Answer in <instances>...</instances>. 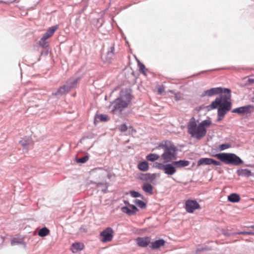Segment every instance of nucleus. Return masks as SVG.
I'll list each match as a JSON object with an SVG mask.
<instances>
[{"label":"nucleus","mask_w":254,"mask_h":254,"mask_svg":"<svg viewBox=\"0 0 254 254\" xmlns=\"http://www.w3.org/2000/svg\"><path fill=\"white\" fill-rule=\"evenodd\" d=\"M220 94L216 98L210 105L206 106L208 111L218 108V120L220 121L224 117L225 115L230 110L232 104L229 100L231 98V90L228 88L222 87L212 88L204 91L201 94L202 97H211L214 95Z\"/></svg>","instance_id":"nucleus-1"},{"label":"nucleus","mask_w":254,"mask_h":254,"mask_svg":"<svg viewBox=\"0 0 254 254\" xmlns=\"http://www.w3.org/2000/svg\"><path fill=\"white\" fill-rule=\"evenodd\" d=\"M162 150L163 151L161 157L165 163L171 162L176 159V147L171 141L168 140L163 141L153 149V150Z\"/></svg>","instance_id":"nucleus-2"},{"label":"nucleus","mask_w":254,"mask_h":254,"mask_svg":"<svg viewBox=\"0 0 254 254\" xmlns=\"http://www.w3.org/2000/svg\"><path fill=\"white\" fill-rule=\"evenodd\" d=\"M130 101V94L127 91L122 90L121 92L120 97L116 99L112 104V109L111 112L114 114L117 112L121 113L127 107Z\"/></svg>","instance_id":"nucleus-3"},{"label":"nucleus","mask_w":254,"mask_h":254,"mask_svg":"<svg viewBox=\"0 0 254 254\" xmlns=\"http://www.w3.org/2000/svg\"><path fill=\"white\" fill-rule=\"evenodd\" d=\"M188 132L191 137L197 140H200L206 134V129H202L201 127L194 121L191 119L188 125Z\"/></svg>","instance_id":"nucleus-4"},{"label":"nucleus","mask_w":254,"mask_h":254,"mask_svg":"<svg viewBox=\"0 0 254 254\" xmlns=\"http://www.w3.org/2000/svg\"><path fill=\"white\" fill-rule=\"evenodd\" d=\"M215 156L222 162L227 165L238 166L243 163V160L234 153H221L216 154Z\"/></svg>","instance_id":"nucleus-5"},{"label":"nucleus","mask_w":254,"mask_h":254,"mask_svg":"<svg viewBox=\"0 0 254 254\" xmlns=\"http://www.w3.org/2000/svg\"><path fill=\"white\" fill-rule=\"evenodd\" d=\"M79 78H72L70 79L67 82L66 84L60 87L58 91L53 93L55 95H62L64 94L69 92L70 89L73 88L77 82L79 81Z\"/></svg>","instance_id":"nucleus-6"},{"label":"nucleus","mask_w":254,"mask_h":254,"mask_svg":"<svg viewBox=\"0 0 254 254\" xmlns=\"http://www.w3.org/2000/svg\"><path fill=\"white\" fill-rule=\"evenodd\" d=\"M114 230L111 227H107L100 233V240L103 243L111 242L113 238Z\"/></svg>","instance_id":"nucleus-7"},{"label":"nucleus","mask_w":254,"mask_h":254,"mask_svg":"<svg viewBox=\"0 0 254 254\" xmlns=\"http://www.w3.org/2000/svg\"><path fill=\"white\" fill-rule=\"evenodd\" d=\"M213 165L214 166H220L221 163L219 161H216L211 158H202L200 159L197 163V165L198 166L201 165Z\"/></svg>","instance_id":"nucleus-8"},{"label":"nucleus","mask_w":254,"mask_h":254,"mask_svg":"<svg viewBox=\"0 0 254 254\" xmlns=\"http://www.w3.org/2000/svg\"><path fill=\"white\" fill-rule=\"evenodd\" d=\"M200 207L199 204L194 200H188L186 202L185 208L189 213H192L195 209Z\"/></svg>","instance_id":"nucleus-9"},{"label":"nucleus","mask_w":254,"mask_h":254,"mask_svg":"<svg viewBox=\"0 0 254 254\" xmlns=\"http://www.w3.org/2000/svg\"><path fill=\"white\" fill-rule=\"evenodd\" d=\"M125 204H127L128 206H123L121 208V210L123 212L127 214L128 215H132L136 213L138 211L137 207L133 205L129 204L127 201H125Z\"/></svg>","instance_id":"nucleus-10"},{"label":"nucleus","mask_w":254,"mask_h":254,"mask_svg":"<svg viewBox=\"0 0 254 254\" xmlns=\"http://www.w3.org/2000/svg\"><path fill=\"white\" fill-rule=\"evenodd\" d=\"M253 107L252 105H249L245 106L240 107L232 110V112L242 114L244 113H249L252 112Z\"/></svg>","instance_id":"nucleus-11"},{"label":"nucleus","mask_w":254,"mask_h":254,"mask_svg":"<svg viewBox=\"0 0 254 254\" xmlns=\"http://www.w3.org/2000/svg\"><path fill=\"white\" fill-rule=\"evenodd\" d=\"M151 238L149 237H138L136 239L137 245L142 248L146 247L150 243Z\"/></svg>","instance_id":"nucleus-12"},{"label":"nucleus","mask_w":254,"mask_h":254,"mask_svg":"<svg viewBox=\"0 0 254 254\" xmlns=\"http://www.w3.org/2000/svg\"><path fill=\"white\" fill-rule=\"evenodd\" d=\"M163 171L168 175H173L175 174L176 172V169L173 164V162L172 163L165 164Z\"/></svg>","instance_id":"nucleus-13"},{"label":"nucleus","mask_w":254,"mask_h":254,"mask_svg":"<svg viewBox=\"0 0 254 254\" xmlns=\"http://www.w3.org/2000/svg\"><path fill=\"white\" fill-rule=\"evenodd\" d=\"M19 143L21 145V146L26 149H27L29 148L30 146H32L33 144V141L29 137H24L22 138L20 141Z\"/></svg>","instance_id":"nucleus-14"},{"label":"nucleus","mask_w":254,"mask_h":254,"mask_svg":"<svg viewBox=\"0 0 254 254\" xmlns=\"http://www.w3.org/2000/svg\"><path fill=\"white\" fill-rule=\"evenodd\" d=\"M115 56V44L112 43L106 55V60L108 62H110L114 57Z\"/></svg>","instance_id":"nucleus-15"},{"label":"nucleus","mask_w":254,"mask_h":254,"mask_svg":"<svg viewBox=\"0 0 254 254\" xmlns=\"http://www.w3.org/2000/svg\"><path fill=\"white\" fill-rule=\"evenodd\" d=\"M58 28V25H55L54 26H52L50 27L46 31V33H45L43 35V38H45L46 39H48L50 37H51L55 33V32L57 30V29Z\"/></svg>","instance_id":"nucleus-16"},{"label":"nucleus","mask_w":254,"mask_h":254,"mask_svg":"<svg viewBox=\"0 0 254 254\" xmlns=\"http://www.w3.org/2000/svg\"><path fill=\"white\" fill-rule=\"evenodd\" d=\"M150 248L152 249L155 250L163 246L165 244V241L163 239H159L154 242H150Z\"/></svg>","instance_id":"nucleus-17"},{"label":"nucleus","mask_w":254,"mask_h":254,"mask_svg":"<svg viewBox=\"0 0 254 254\" xmlns=\"http://www.w3.org/2000/svg\"><path fill=\"white\" fill-rule=\"evenodd\" d=\"M176 169L181 168L189 165L190 162L187 160H180L177 161H173Z\"/></svg>","instance_id":"nucleus-18"},{"label":"nucleus","mask_w":254,"mask_h":254,"mask_svg":"<svg viewBox=\"0 0 254 254\" xmlns=\"http://www.w3.org/2000/svg\"><path fill=\"white\" fill-rule=\"evenodd\" d=\"M84 248V245L81 243H73L71 247V250L73 253H76L79 251L82 250Z\"/></svg>","instance_id":"nucleus-19"},{"label":"nucleus","mask_w":254,"mask_h":254,"mask_svg":"<svg viewBox=\"0 0 254 254\" xmlns=\"http://www.w3.org/2000/svg\"><path fill=\"white\" fill-rule=\"evenodd\" d=\"M237 173L239 176H242L247 177H249L252 175L251 171L247 169H239L237 171Z\"/></svg>","instance_id":"nucleus-20"},{"label":"nucleus","mask_w":254,"mask_h":254,"mask_svg":"<svg viewBox=\"0 0 254 254\" xmlns=\"http://www.w3.org/2000/svg\"><path fill=\"white\" fill-rule=\"evenodd\" d=\"M142 189L144 192L150 194L153 193V187L150 184L144 183L142 186Z\"/></svg>","instance_id":"nucleus-21"},{"label":"nucleus","mask_w":254,"mask_h":254,"mask_svg":"<svg viewBox=\"0 0 254 254\" xmlns=\"http://www.w3.org/2000/svg\"><path fill=\"white\" fill-rule=\"evenodd\" d=\"M138 169L142 171H147L149 169L148 163L144 161L138 163L137 165Z\"/></svg>","instance_id":"nucleus-22"},{"label":"nucleus","mask_w":254,"mask_h":254,"mask_svg":"<svg viewBox=\"0 0 254 254\" xmlns=\"http://www.w3.org/2000/svg\"><path fill=\"white\" fill-rule=\"evenodd\" d=\"M228 199L229 201L232 202H237L240 199L239 195L236 193H232L228 197Z\"/></svg>","instance_id":"nucleus-23"},{"label":"nucleus","mask_w":254,"mask_h":254,"mask_svg":"<svg viewBox=\"0 0 254 254\" xmlns=\"http://www.w3.org/2000/svg\"><path fill=\"white\" fill-rule=\"evenodd\" d=\"M156 177V175L154 174H145L143 175V176L141 178V179L144 181H152L155 179Z\"/></svg>","instance_id":"nucleus-24"},{"label":"nucleus","mask_w":254,"mask_h":254,"mask_svg":"<svg viewBox=\"0 0 254 254\" xmlns=\"http://www.w3.org/2000/svg\"><path fill=\"white\" fill-rule=\"evenodd\" d=\"M50 231L46 227H43L42 229H40L38 232V235L40 237H45L49 234Z\"/></svg>","instance_id":"nucleus-25"},{"label":"nucleus","mask_w":254,"mask_h":254,"mask_svg":"<svg viewBox=\"0 0 254 254\" xmlns=\"http://www.w3.org/2000/svg\"><path fill=\"white\" fill-rule=\"evenodd\" d=\"M160 158V156L156 154L151 153L147 155L146 157V159L148 161H150L151 162L155 161L157 160Z\"/></svg>","instance_id":"nucleus-26"},{"label":"nucleus","mask_w":254,"mask_h":254,"mask_svg":"<svg viewBox=\"0 0 254 254\" xmlns=\"http://www.w3.org/2000/svg\"><path fill=\"white\" fill-rule=\"evenodd\" d=\"M99 120L101 122H106L109 120V117L106 115L101 114L95 117V122Z\"/></svg>","instance_id":"nucleus-27"},{"label":"nucleus","mask_w":254,"mask_h":254,"mask_svg":"<svg viewBox=\"0 0 254 254\" xmlns=\"http://www.w3.org/2000/svg\"><path fill=\"white\" fill-rule=\"evenodd\" d=\"M211 124V122L209 120H204L199 124L202 129H206V127H208Z\"/></svg>","instance_id":"nucleus-28"},{"label":"nucleus","mask_w":254,"mask_h":254,"mask_svg":"<svg viewBox=\"0 0 254 254\" xmlns=\"http://www.w3.org/2000/svg\"><path fill=\"white\" fill-rule=\"evenodd\" d=\"M46 39L43 38L42 37L39 41V45L43 48H46L48 46V43L46 41Z\"/></svg>","instance_id":"nucleus-29"},{"label":"nucleus","mask_w":254,"mask_h":254,"mask_svg":"<svg viewBox=\"0 0 254 254\" xmlns=\"http://www.w3.org/2000/svg\"><path fill=\"white\" fill-rule=\"evenodd\" d=\"M134 202L141 208H144L146 207V205L143 201L139 199H135Z\"/></svg>","instance_id":"nucleus-30"},{"label":"nucleus","mask_w":254,"mask_h":254,"mask_svg":"<svg viewBox=\"0 0 254 254\" xmlns=\"http://www.w3.org/2000/svg\"><path fill=\"white\" fill-rule=\"evenodd\" d=\"M129 194H130L131 196L133 198L142 197V195L139 192L134 190H130L129 191Z\"/></svg>","instance_id":"nucleus-31"},{"label":"nucleus","mask_w":254,"mask_h":254,"mask_svg":"<svg viewBox=\"0 0 254 254\" xmlns=\"http://www.w3.org/2000/svg\"><path fill=\"white\" fill-rule=\"evenodd\" d=\"M89 159L88 155H85L84 157L76 159V162L79 163H84Z\"/></svg>","instance_id":"nucleus-32"},{"label":"nucleus","mask_w":254,"mask_h":254,"mask_svg":"<svg viewBox=\"0 0 254 254\" xmlns=\"http://www.w3.org/2000/svg\"><path fill=\"white\" fill-rule=\"evenodd\" d=\"M234 235H249L254 236V232L251 231H242L238 233H234Z\"/></svg>","instance_id":"nucleus-33"},{"label":"nucleus","mask_w":254,"mask_h":254,"mask_svg":"<svg viewBox=\"0 0 254 254\" xmlns=\"http://www.w3.org/2000/svg\"><path fill=\"white\" fill-rule=\"evenodd\" d=\"M230 147V145L229 144H222L219 146V149L222 151L225 150Z\"/></svg>","instance_id":"nucleus-34"},{"label":"nucleus","mask_w":254,"mask_h":254,"mask_svg":"<svg viewBox=\"0 0 254 254\" xmlns=\"http://www.w3.org/2000/svg\"><path fill=\"white\" fill-rule=\"evenodd\" d=\"M119 129L121 132H125L127 129V127L126 124H122L119 127Z\"/></svg>","instance_id":"nucleus-35"},{"label":"nucleus","mask_w":254,"mask_h":254,"mask_svg":"<svg viewBox=\"0 0 254 254\" xmlns=\"http://www.w3.org/2000/svg\"><path fill=\"white\" fill-rule=\"evenodd\" d=\"M139 69H140V72L141 73H142L143 74L146 75V73L145 72V67L144 65L143 64L139 63Z\"/></svg>","instance_id":"nucleus-36"},{"label":"nucleus","mask_w":254,"mask_h":254,"mask_svg":"<svg viewBox=\"0 0 254 254\" xmlns=\"http://www.w3.org/2000/svg\"><path fill=\"white\" fill-rule=\"evenodd\" d=\"M156 167H157L158 169L163 170H164V166H165V164H163L162 163H155Z\"/></svg>","instance_id":"nucleus-37"},{"label":"nucleus","mask_w":254,"mask_h":254,"mask_svg":"<svg viewBox=\"0 0 254 254\" xmlns=\"http://www.w3.org/2000/svg\"><path fill=\"white\" fill-rule=\"evenodd\" d=\"M181 98V96L180 94H175V99L176 101H178V100H180Z\"/></svg>","instance_id":"nucleus-38"},{"label":"nucleus","mask_w":254,"mask_h":254,"mask_svg":"<svg viewBox=\"0 0 254 254\" xmlns=\"http://www.w3.org/2000/svg\"><path fill=\"white\" fill-rule=\"evenodd\" d=\"M19 242L17 241L15 239H13L11 241V245H15L17 244H18Z\"/></svg>","instance_id":"nucleus-39"},{"label":"nucleus","mask_w":254,"mask_h":254,"mask_svg":"<svg viewBox=\"0 0 254 254\" xmlns=\"http://www.w3.org/2000/svg\"><path fill=\"white\" fill-rule=\"evenodd\" d=\"M248 81L250 83H253L254 82V80L253 79H249Z\"/></svg>","instance_id":"nucleus-40"},{"label":"nucleus","mask_w":254,"mask_h":254,"mask_svg":"<svg viewBox=\"0 0 254 254\" xmlns=\"http://www.w3.org/2000/svg\"><path fill=\"white\" fill-rule=\"evenodd\" d=\"M159 92L160 93L162 92V90H161V88L159 89Z\"/></svg>","instance_id":"nucleus-41"},{"label":"nucleus","mask_w":254,"mask_h":254,"mask_svg":"<svg viewBox=\"0 0 254 254\" xmlns=\"http://www.w3.org/2000/svg\"><path fill=\"white\" fill-rule=\"evenodd\" d=\"M250 228L254 229V225H252V226H250Z\"/></svg>","instance_id":"nucleus-42"},{"label":"nucleus","mask_w":254,"mask_h":254,"mask_svg":"<svg viewBox=\"0 0 254 254\" xmlns=\"http://www.w3.org/2000/svg\"><path fill=\"white\" fill-rule=\"evenodd\" d=\"M252 176H253L254 177V174H252Z\"/></svg>","instance_id":"nucleus-43"},{"label":"nucleus","mask_w":254,"mask_h":254,"mask_svg":"<svg viewBox=\"0 0 254 254\" xmlns=\"http://www.w3.org/2000/svg\"><path fill=\"white\" fill-rule=\"evenodd\" d=\"M253 232H254V231H252Z\"/></svg>","instance_id":"nucleus-44"}]
</instances>
